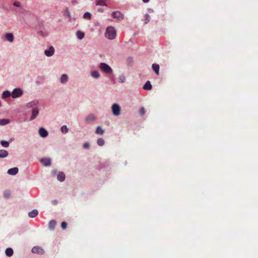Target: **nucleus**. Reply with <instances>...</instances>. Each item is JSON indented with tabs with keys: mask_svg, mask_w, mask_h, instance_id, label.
<instances>
[{
	"mask_svg": "<svg viewBox=\"0 0 258 258\" xmlns=\"http://www.w3.org/2000/svg\"><path fill=\"white\" fill-rule=\"evenodd\" d=\"M116 35V31L112 26H108L106 28L105 36L109 39H114Z\"/></svg>",
	"mask_w": 258,
	"mask_h": 258,
	"instance_id": "obj_1",
	"label": "nucleus"
},
{
	"mask_svg": "<svg viewBox=\"0 0 258 258\" xmlns=\"http://www.w3.org/2000/svg\"><path fill=\"white\" fill-rule=\"evenodd\" d=\"M99 68L103 72L106 74H109L112 72V69L111 67L105 63H101Z\"/></svg>",
	"mask_w": 258,
	"mask_h": 258,
	"instance_id": "obj_2",
	"label": "nucleus"
},
{
	"mask_svg": "<svg viewBox=\"0 0 258 258\" xmlns=\"http://www.w3.org/2000/svg\"><path fill=\"white\" fill-rule=\"evenodd\" d=\"M112 111L113 114L115 116H118L120 113V107L118 104H113L112 106Z\"/></svg>",
	"mask_w": 258,
	"mask_h": 258,
	"instance_id": "obj_3",
	"label": "nucleus"
},
{
	"mask_svg": "<svg viewBox=\"0 0 258 258\" xmlns=\"http://www.w3.org/2000/svg\"><path fill=\"white\" fill-rule=\"evenodd\" d=\"M22 94V90L20 88H16L13 91L11 95L13 98H15L20 97Z\"/></svg>",
	"mask_w": 258,
	"mask_h": 258,
	"instance_id": "obj_4",
	"label": "nucleus"
},
{
	"mask_svg": "<svg viewBox=\"0 0 258 258\" xmlns=\"http://www.w3.org/2000/svg\"><path fill=\"white\" fill-rule=\"evenodd\" d=\"M31 251L34 253H37L39 254H43L44 253L43 249L38 246L33 247Z\"/></svg>",
	"mask_w": 258,
	"mask_h": 258,
	"instance_id": "obj_5",
	"label": "nucleus"
},
{
	"mask_svg": "<svg viewBox=\"0 0 258 258\" xmlns=\"http://www.w3.org/2000/svg\"><path fill=\"white\" fill-rule=\"evenodd\" d=\"M112 17L114 18H116L120 21L123 19V15L119 11H114L112 13Z\"/></svg>",
	"mask_w": 258,
	"mask_h": 258,
	"instance_id": "obj_6",
	"label": "nucleus"
},
{
	"mask_svg": "<svg viewBox=\"0 0 258 258\" xmlns=\"http://www.w3.org/2000/svg\"><path fill=\"white\" fill-rule=\"evenodd\" d=\"M96 118L93 114L88 115L85 118V121L87 123H90L91 122L94 121Z\"/></svg>",
	"mask_w": 258,
	"mask_h": 258,
	"instance_id": "obj_7",
	"label": "nucleus"
},
{
	"mask_svg": "<svg viewBox=\"0 0 258 258\" xmlns=\"http://www.w3.org/2000/svg\"><path fill=\"white\" fill-rule=\"evenodd\" d=\"M54 49L52 46H50L48 50L44 51V54L47 56H51L54 53Z\"/></svg>",
	"mask_w": 258,
	"mask_h": 258,
	"instance_id": "obj_8",
	"label": "nucleus"
},
{
	"mask_svg": "<svg viewBox=\"0 0 258 258\" xmlns=\"http://www.w3.org/2000/svg\"><path fill=\"white\" fill-rule=\"evenodd\" d=\"M39 134L41 137L45 138L47 136L48 133L44 128L41 127L39 130Z\"/></svg>",
	"mask_w": 258,
	"mask_h": 258,
	"instance_id": "obj_9",
	"label": "nucleus"
},
{
	"mask_svg": "<svg viewBox=\"0 0 258 258\" xmlns=\"http://www.w3.org/2000/svg\"><path fill=\"white\" fill-rule=\"evenodd\" d=\"M40 162L45 166H48L50 165L51 160L49 158H42L40 160Z\"/></svg>",
	"mask_w": 258,
	"mask_h": 258,
	"instance_id": "obj_10",
	"label": "nucleus"
},
{
	"mask_svg": "<svg viewBox=\"0 0 258 258\" xmlns=\"http://www.w3.org/2000/svg\"><path fill=\"white\" fill-rule=\"evenodd\" d=\"M18 170L19 169L17 167H14L9 169L8 171V173L10 175H15L18 173Z\"/></svg>",
	"mask_w": 258,
	"mask_h": 258,
	"instance_id": "obj_11",
	"label": "nucleus"
},
{
	"mask_svg": "<svg viewBox=\"0 0 258 258\" xmlns=\"http://www.w3.org/2000/svg\"><path fill=\"white\" fill-rule=\"evenodd\" d=\"M38 110L37 108H34L32 110V114L30 117V120L34 119L38 114Z\"/></svg>",
	"mask_w": 258,
	"mask_h": 258,
	"instance_id": "obj_12",
	"label": "nucleus"
},
{
	"mask_svg": "<svg viewBox=\"0 0 258 258\" xmlns=\"http://www.w3.org/2000/svg\"><path fill=\"white\" fill-rule=\"evenodd\" d=\"M8 152L5 150H0V158H3L8 156Z\"/></svg>",
	"mask_w": 258,
	"mask_h": 258,
	"instance_id": "obj_13",
	"label": "nucleus"
},
{
	"mask_svg": "<svg viewBox=\"0 0 258 258\" xmlns=\"http://www.w3.org/2000/svg\"><path fill=\"white\" fill-rule=\"evenodd\" d=\"M57 179L60 181H63L65 179V174L63 172H59L57 176Z\"/></svg>",
	"mask_w": 258,
	"mask_h": 258,
	"instance_id": "obj_14",
	"label": "nucleus"
},
{
	"mask_svg": "<svg viewBox=\"0 0 258 258\" xmlns=\"http://www.w3.org/2000/svg\"><path fill=\"white\" fill-rule=\"evenodd\" d=\"M38 214V211L37 210H33L29 213L28 215L31 218H34L37 216Z\"/></svg>",
	"mask_w": 258,
	"mask_h": 258,
	"instance_id": "obj_15",
	"label": "nucleus"
},
{
	"mask_svg": "<svg viewBox=\"0 0 258 258\" xmlns=\"http://www.w3.org/2000/svg\"><path fill=\"white\" fill-rule=\"evenodd\" d=\"M143 89L146 90H150L152 89V85L150 81H147L143 86Z\"/></svg>",
	"mask_w": 258,
	"mask_h": 258,
	"instance_id": "obj_16",
	"label": "nucleus"
},
{
	"mask_svg": "<svg viewBox=\"0 0 258 258\" xmlns=\"http://www.w3.org/2000/svg\"><path fill=\"white\" fill-rule=\"evenodd\" d=\"M152 69L157 75H159V66L158 64L154 63L152 64Z\"/></svg>",
	"mask_w": 258,
	"mask_h": 258,
	"instance_id": "obj_17",
	"label": "nucleus"
},
{
	"mask_svg": "<svg viewBox=\"0 0 258 258\" xmlns=\"http://www.w3.org/2000/svg\"><path fill=\"white\" fill-rule=\"evenodd\" d=\"M6 38L9 41V42H13L14 40V36L12 33H6Z\"/></svg>",
	"mask_w": 258,
	"mask_h": 258,
	"instance_id": "obj_18",
	"label": "nucleus"
},
{
	"mask_svg": "<svg viewBox=\"0 0 258 258\" xmlns=\"http://www.w3.org/2000/svg\"><path fill=\"white\" fill-rule=\"evenodd\" d=\"M95 133L97 135H102L104 133V131L100 126H99L96 128Z\"/></svg>",
	"mask_w": 258,
	"mask_h": 258,
	"instance_id": "obj_19",
	"label": "nucleus"
},
{
	"mask_svg": "<svg viewBox=\"0 0 258 258\" xmlns=\"http://www.w3.org/2000/svg\"><path fill=\"white\" fill-rule=\"evenodd\" d=\"M5 253L8 256H11L13 254V250L11 248H7L6 250Z\"/></svg>",
	"mask_w": 258,
	"mask_h": 258,
	"instance_id": "obj_20",
	"label": "nucleus"
},
{
	"mask_svg": "<svg viewBox=\"0 0 258 258\" xmlns=\"http://www.w3.org/2000/svg\"><path fill=\"white\" fill-rule=\"evenodd\" d=\"M106 0H96V5L99 6H107L106 3Z\"/></svg>",
	"mask_w": 258,
	"mask_h": 258,
	"instance_id": "obj_21",
	"label": "nucleus"
},
{
	"mask_svg": "<svg viewBox=\"0 0 258 258\" xmlns=\"http://www.w3.org/2000/svg\"><path fill=\"white\" fill-rule=\"evenodd\" d=\"M55 221L54 220H51L48 224V227L50 229L53 230L54 229L55 226Z\"/></svg>",
	"mask_w": 258,
	"mask_h": 258,
	"instance_id": "obj_22",
	"label": "nucleus"
},
{
	"mask_svg": "<svg viewBox=\"0 0 258 258\" xmlns=\"http://www.w3.org/2000/svg\"><path fill=\"white\" fill-rule=\"evenodd\" d=\"M68 80V77L67 75L63 74L60 78V82L61 83H65Z\"/></svg>",
	"mask_w": 258,
	"mask_h": 258,
	"instance_id": "obj_23",
	"label": "nucleus"
},
{
	"mask_svg": "<svg viewBox=\"0 0 258 258\" xmlns=\"http://www.w3.org/2000/svg\"><path fill=\"white\" fill-rule=\"evenodd\" d=\"M11 196V192L10 190H7L4 192V197L8 199H9Z\"/></svg>",
	"mask_w": 258,
	"mask_h": 258,
	"instance_id": "obj_24",
	"label": "nucleus"
},
{
	"mask_svg": "<svg viewBox=\"0 0 258 258\" xmlns=\"http://www.w3.org/2000/svg\"><path fill=\"white\" fill-rule=\"evenodd\" d=\"M91 76L95 79H97L100 77V73L98 71H93L91 73Z\"/></svg>",
	"mask_w": 258,
	"mask_h": 258,
	"instance_id": "obj_25",
	"label": "nucleus"
},
{
	"mask_svg": "<svg viewBox=\"0 0 258 258\" xmlns=\"http://www.w3.org/2000/svg\"><path fill=\"white\" fill-rule=\"evenodd\" d=\"M77 36L78 39H82L84 37L85 34L84 32L78 31L77 32Z\"/></svg>",
	"mask_w": 258,
	"mask_h": 258,
	"instance_id": "obj_26",
	"label": "nucleus"
},
{
	"mask_svg": "<svg viewBox=\"0 0 258 258\" xmlns=\"http://www.w3.org/2000/svg\"><path fill=\"white\" fill-rule=\"evenodd\" d=\"M11 96V93L9 91H5L2 95L3 98H7Z\"/></svg>",
	"mask_w": 258,
	"mask_h": 258,
	"instance_id": "obj_27",
	"label": "nucleus"
},
{
	"mask_svg": "<svg viewBox=\"0 0 258 258\" xmlns=\"http://www.w3.org/2000/svg\"><path fill=\"white\" fill-rule=\"evenodd\" d=\"M97 144L100 146H102L104 144V140L103 138H99L97 140Z\"/></svg>",
	"mask_w": 258,
	"mask_h": 258,
	"instance_id": "obj_28",
	"label": "nucleus"
},
{
	"mask_svg": "<svg viewBox=\"0 0 258 258\" xmlns=\"http://www.w3.org/2000/svg\"><path fill=\"white\" fill-rule=\"evenodd\" d=\"M85 19L89 20L91 18V15L89 12H86L83 16Z\"/></svg>",
	"mask_w": 258,
	"mask_h": 258,
	"instance_id": "obj_29",
	"label": "nucleus"
},
{
	"mask_svg": "<svg viewBox=\"0 0 258 258\" xmlns=\"http://www.w3.org/2000/svg\"><path fill=\"white\" fill-rule=\"evenodd\" d=\"M9 122V120L7 119H0V125H4L8 124Z\"/></svg>",
	"mask_w": 258,
	"mask_h": 258,
	"instance_id": "obj_30",
	"label": "nucleus"
},
{
	"mask_svg": "<svg viewBox=\"0 0 258 258\" xmlns=\"http://www.w3.org/2000/svg\"><path fill=\"white\" fill-rule=\"evenodd\" d=\"M0 144L4 147H8L9 146V143L5 141H1Z\"/></svg>",
	"mask_w": 258,
	"mask_h": 258,
	"instance_id": "obj_31",
	"label": "nucleus"
},
{
	"mask_svg": "<svg viewBox=\"0 0 258 258\" xmlns=\"http://www.w3.org/2000/svg\"><path fill=\"white\" fill-rule=\"evenodd\" d=\"M63 15L66 17H70L71 16V13L70 11H69L68 8H66L63 12Z\"/></svg>",
	"mask_w": 258,
	"mask_h": 258,
	"instance_id": "obj_32",
	"label": "nucleus"
},
{
	"mask_svg": "<svg viewBox=\"0 0 258 258\" xmlns=\"http://www.w3.org/2000/svg\"><path fill=\"white\" fill-rule=\"evenodd\" d=\"M61 131L63 133H67L69 129L66 125H62L61 127Z\"/></svg>",
	"mask_w": 258,
	"mask_h": 258,
	"instance_id": "obj_33",
	"label": "nucleus"
},
{
	"mask_svg": "<svg viewBox=\"0 0 258 258\" xmlns=\"http://www.w3.org/2000/svg\"><path fill=\"white\" fill-rule=\"evenodd\" d=\"M118 81L120 83H123L125 81V77L124 75H120L118 78Z\"/></svg>",
	"mask_w": 258,
	"mask_h": 258,
	"instance_id": "obj_34",
	"label": "nucleus"
},
{
	"mask_svg": "<svg viewBox=\"0 0 258 258\" xmlns=\"http://www.w3.org/2000/svg\"><path fill=\"white\" fill-rule=\"evenodd\" d=\"M139 113L141 115H144L145 114V109L143 107L140 108Z\"/></svg>",
	"mask_w": 258,
	"mask_h": 258,
	"instance_id": "obj_35",
	"label": "nucleus"
},
{
	"mask_svg": "<svg viewBox=\"0 0 258 258\" xmlns=\"http://www.w3.org/2000/svg\"><path fill=\"white\" fill-rule=\"evenodd\" d=\"M145 17V23L147 24L150 21V17L148 14H146Z\"/></svg>",
	"mask_w": 258,
	"mask_h": 258,
	"instance_id": "obj_36",
	"label": "nucleus"
},
{
	"mask_svg": "<svg viewBox=\"0 0 258 258\" xmlns=\"http://www.w3.org/2000/svg\"><path fill=\"white\" fill-rule=\"evenodd\" d=\"M61 227L62 229H66L67 227V223L66 222H63L61 223Z\"/></svg>",
	"mask_w": 258,
	"mask_h": 258,
	"instance_id": "obj_37",
	"label": "nucleus"
},
{
	"mask_svg": "<svg viewBox=\"0 0 258 258\" xmlns=\"http://www.w3.org/2000/svg\"><path fill=\"white\" fill-rule=\"evenodd\" d=\"M13 5L17 7H21V3L19 2H15L13 3Z\"/></svg>",
	"mask_w": 258,
	"mask_h": 258,
	"instance_id": "obj_38",
	"label": "nucleus"
},
{
	"mask_svg": "<svg viewBox=\"0 0 258 258\" xmlns=\"http://www.w3.org/2000/svg\"><path fill=\"white\" fill-rule=\"evenodd\" d=\"M89 146H90V144L89 143L87 142V143H85L84 145H83V147L85 149H88L89 148Z\"/></svg>",
	"mask_w": 258,
	"mask_h": 258,
	"instance_id": "obj_39",
	"label": "nucleus"
},
{
	"mask_svg": "<svg viewBox=\"0 0 258 258\" xmlns=\"http://www.w3.org/2000/svg\"><path fill=\"white\" fill-rule=\"evenodd\" d=\"M103 11H104V10L103 8H99L98 9V12H103Z\"/></svg>",
	"mask_w": 258,
	"mask_h": 258,
	"instance_id": "obj_40",
	"label": "nucleus"
},
{
	"mask_svg": "<svg viewBox=\"0 0 258 258\" xmlns=\"http://www.w3.org/2000/svg\"><path fill=\"white\" fill-rule=\"evenodd\" d=\"M144 3H148L150 0H142Z\"/></svg>",
	"mask_w": 258,
	"mask_h": 258,
	"instance_id": "obj_41",
	"label": "nucleus"
}]
</instances>
